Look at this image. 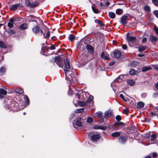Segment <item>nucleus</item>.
<instances>
[{
  "mask_svg": "<svg viewBox=\"0 0 158 158\" xmlns=\"http://www.w3.org/2000/svg\"><path fill=\"white\" fill-rule=\"evenodd\" d=\"M127 140V137L126 136H121L118 139L119 142L122 144L124 143Z\"/></svg>",
  "mask_w": 158,
  "mask_h": 158,
  "instance_id": "4468645a",
  "label": "nucleus"
},
{
  "mask_svg": "<svg viewBox=\"0 0 158 158\" xmlns=\"http://www.w3.org/2000/svg\"><path fill=\"white\" fill-rule=\"evenodd\" d=\"M94 22L95 23L98 24L101 26H104L105 25V24L104 23H103L102 21L99 20L97 19H95Z\"/></svg>",
  "mask_w": 158,
  "mask_h": 158,
  "instance_id": "b1692460",
  "label": "nucleus"
},
{
  "mask_svg": "<svg viewBox=\"0 0 158 158\" xmlns=\"http://www.w3.org/2000/svg\"><path fill=\"white\" fill-rule=\"evenodd\" d=\"M116 119L117 121H120L121 120V117L120 115H118L116 117Z\"/></svg>",
  "mask_w": 158,
  "mask_h": 158,
  "instance_id": "3c124183",
  "label": "nucleus"
},
{
  "mask_svg": "<svg viewBox=\"0 0 158 158\" xmlns=\"http://www.w3.org/2000/svg\"><path fill=\"white\" fill-rule=\"evenodd\" d=\"M112 111L110 110L106 111L105 113L104 116V118L106 119L110 117L112 115Z\"/></svg>",
  "mask_w": 158,
  "mask_h": 158,
  "instance_id": "f3484780",
  "label": "nucleus"
},
{
  "mask_svg": "<svg viewBox=\"0 0 158 158\" xmlns=\"http://www.w3.org/2000/svg\"><path fill=\"white\" fill-rule=\"evenodd\" d=\"M84 109L83 108H80L77 109L75 110V112L76 113H81L83 111Z\"/></svg>",
  "mask_w": 158,
  "mask_h": 158,
  "instance_id": "37998d69",
  "label": "nucleus"
},
{
  "mask_svg": "<svg viewBox=\"0 0 158 158\" xmlns=\"http://www.w3.org/2000/svg\"><path fill=\"white\" fill-rule=\"evenodd\" d=\"M99 6L100 7V8L101 9H104L106 7V6H105L103 4L102 2H100L99 4Z\"/></svg>",
  "mask_w": 158,
  "mask_h": 158,
  "instance_id": "de8ad7c7",
  "label": "nucleus"
},
{
  "mask_svg": "<svg viewBox=\"0 0 158 158\" xmlns=\"http://www.w3.org/2000/svg\"><path fill=\"white\" fill-rule=\"evenodd\" d=\"M127 46L126 44H123L122 46V48L123 49L125 50L127 49Z\"/></svg>",
  "mask_w": 158,
  "mask_h": 158,
  "instance_id": "680f3d73",
  "label": "nucleus"
},
{
  "mask_svg": "<svg viewBox=\"0 0 158 158\" xmlns=\"http://www.w3.org/2000/svg\"><path fill=\"white\" fill-rule=\"evenodd\" d=\"M15 19L14 18H10L9 20L7 23V26L10 28H12L14 27V22L15 21Z\"/></svg>",
  "mask_w": 158,
  "mask_h": 158,
  "instance_id": "6e6552de",
  "label": "nucleus"
},
{
  "mask_svg": "<svg viewBox=\"0 0 158 158\" xmlns=\"http://www.w3.org/2000/svg\"><path fill=\"white\" fill-rule=\"evenodd\" d=\"M105 53L104 52H102L101 54V57L103 58L105 56Z\"/></svg>",
  "mask_w": 158,
  "mask_h": 158,
  "instance_id": "338daca9",
  "label": "nucleus"
},
{
  "mask_svg": "<svg viewBox=\"0 0 158 158\" xmlns=\"http://www.w3.org/2000/svg\"><path fill=\"white\" fill-rule=\"evenodd\" d=\"M147 94L146 93H143L141 95V97L142 98H145L147 96Z\"/></svg>",
  "mask_w": 158,
  "mask_h": 158,
  "instance_id": "bf43d9fd",
  "label": "nucleus"
},
{
  "mask_svg": "<svg viewBox=\"0 0 158 158\" xmlns=\"http://www.w3.org/2000/svg\"><path fill=\"white\" fill-rule=\"evenodd\" d=\"M100 136L98 135H93L91 136V139L93 142H96L99 139Z\"/></svg>",
  "mask_w": 158,
  "mask_h": 158,
  "instance_id": "ddd939ff",
  "label": "nucleus"
},
{
  "mask_svg": "<svg viewBox=\"0 0 158 158\" xmlns=\"http://www.w3.org/2000/svg\"><path fill=\"white\" fill-rule=\"evenodd\" d=\"M120 135V133L119 132H116L113 133L111 134V136L114 137H118Z\"/></svg>",
  "mask_w": 158,
  "mask_h": 158,
  "instance_id": "c85d7f7f",
  "label": "nucleus"
},
{
  "mask_svg": "<svg viewBox=\"0 0 158 158\" xmlns=\"http://www.w3.org/2000/svg\"><path fill=\"white\" fill-rule=\"evenodd\" d=\"M150 40H157L156 37L153 35H151L150 37Z\"/></svg>",
  "mask_w": 158,
  "mask_h": 158,
  "instance_id": "052dcab7",
  "label": "nucleus"
},
{
  "mask_svg": "<svg viewBox=\"0 0 158 158\" xmlns=\"http://www.w3.org/2000/svg\"><path fill=\"white\" fill-rule=\"evenodd\" d=\"M86 48L88 52L92 54H93L94 53V48L91 45L87 44L86 45Z\"/></svg>",
  "mask_w": 158,
  "mask_h": 158,
  "instance_id": "9b49d317",
  "label": "nucleus"
},
{
  "mask_svg": "<svg viewBox=\"0 0 158 158\" xmlns=\"http://www.w3.org/2000/svg\"><path fill=\"white\" fill-rule=\"evenodd\" d=\"M64 64L65 68L67 69H70L69 61L68 58H66V60H64Z\"/></svg>",
  "mask_w": 158,
  "mask_h": 158,
  "instance_id": "2eb2a0df",
  "label": "nucleus"
},
{
  "mask_svg": "<svg viewBox=\"0 0 158 158\" xmlns=\"http://www.w3.org/2000/svg\"><path fill=\"white\" fill-rule=\"evenodd\" d=\"M28 28V25L26 23H23L19 27V28L22 30H25Z\"/></svg>",
  "mask_w": 158,
  "mask_h": 158,
  "instance_id": "5701e85b",
  "label": "nucleus"
},
{
  "mask_svg": "<svg viewBox=\"0 0 158 158\" xmlns=\"http://www.w3.org/2000/svg\"><path fill=\"white\" fill-rule=\"evenodd\" d=\"M7 91L3 89H0V98H2L4 95L7 94Z\"/></svg>",
  "mask_w": 158,
  "mask_h": 158,
  "instance_id": "dca6fc26",
  "label": "nucleus"
},
{
  "mask_svg": "<svg viewBox=\"0 0 158 158\" xmlns=\"http://www.w3.org/2000/svg\"><path fill=\"white\" fill-rule=\"evenodd\" d=\"M83 39H84L85 40H86V39L90 40L91 39V38L89 37H87V35H86L85 36L84 38H82L81 40H83Z\"/></svg>",
  "mask_w": 158,
  "mask_h": 158,
  "instance_id": "0e129e2a",
  "label": "nucleus"
},
{
  "mask_svg": "<svg viewBox=\"0 0 158 158\" xmlns=\"http://www.w3.org/2000/svg\"><path fill=\"white\" fill-rule=\"evenodd\" d=\"M44 33L43 32V31L42 30V32H40V31L39 32V33L37 34L39 36H40L42 37H43V38H44Z\"/></svg>",
  "mask_w": 158,
  "mask_h": 158,
  "instance_id": "a18cd8bd",
  "label": "nucleus"
},
{
  "mask_svg": "<svg viewBox=\"0 0 158 158\" xmlns=\"http://www.w3.org/2000/svg\"><path fill=\"white\" fill-rule=\"evenodd\" d=\"M0 47L2 48H7V45L6 43L0 41Z\"/></svg>",
  "mask_w": 158,
  "mask_h": 158,
  "instance_id": "a878e982",
  "label": "nucleus"
},
{
  "mask_svg": "<svg viewBox=\"0 0 158 158\" xmlns=\"http://www.w3.org/2000/svg\"><path fill=\"white\" fill-rule=\"evenodd\" d=\"M32 31L33 33L37 35L39 31L40 32H42V30L40 29V27L38 25L35 26L32 28Z\"/></svg>",
  "mask_w": 158,
  "mask_h": 158,
  "instance_id": "9d476101",
  "label": "nucleus"
},
{
  "mask_svg": "<svg viewBox=\"0 0 158 158\" xmlns=\"http://www.w3.org/2000/svg\"><path fill=\"white\" fill-rule=\"evenodd\" d=\"M53 62H55L59 67H62L63 65L62 63V59L58 56H56L53 60Z\"/></svg>",
  "mask_w": 158,
  "mask_h": 158,
  "instance_id": "423d86ee",
  "label": "nucleus"
},
{
  "mask_svg": "<svg viewBox=\"0 0 158 158\" xmlns=\"http://www.w3.org/2000/svg\"><path fill=\"white\" fill-rule=\"evenodd\" d=\"M24 98L27 101V104L28 105L29 103V100L28 97L27 96L25 95L24 96Z\"/></svg>",
  "mask_w": 158,
  "mask_h": 158,
  "instance_id": "8fccbe9b",
  "label": "nucleus"
},
{
  "mask_svg": "<svg viewBox=\"0 0 158 158\" xmlns=\"http://www.w3.org/2000/svg\"><path fill=\"white\" fill-rule=\"evenodd\" d=\"M152 68L148 66H143L142 67V71L143 72H146L147 71L152 69Z\"/></svg>",
  "mask_w": 158,
  "mask_h": 158,
  "instance_id": "a211bd4d",
  "label": "nucleus"
},
{
  "mask_svg": "<svg viewBox=\"0 0 158 158\" xmlns=\"http://www.w3.org/2000/svg\"><path fill=\"white\" fill-rule=\"evenodd\" d=\"M153 96L155 98H157L158 97V94L156 93L154 94L153 95Z\"/></svg>",
  "mask_w": 158,
  "mask_h": 158,
  "instance_id": "774afa93",
  "label": "nucleus"
},
{
  "mask_svg": "<svg viewBox=\"0 0 158 158\" xmlns=\"http://www.w3.org/2000/svg\"><path fill=\"white\" fill-rule=\"evenodd\" d=\"M84 120L81 118H75L73 122V127L76 129H79L81 128L83 125Z\"/></svg>",
  "mask_w": 158,
  "mask_h": 158,
  "instance_id": "f257e3e1",
  "label": "nucleus"
},
{
  "mask_svg": "<svg viewBox=\"0 0 158 158\" xmlns=\"http://www.w3.org/2000/svg\"><path fill=\"white\" fill-rule=\"evenodd\" d=\"M109 16L111 19H114L115 16V14L113 12H110L109 13Z\"/></svg>",
  "mask_w": 158,
  "mask_h": 158,
  "instance_id": "2f4dec72",
  "label": "nucleus"
},
{
  "mask_svg": "<svg viewBox=\"0 0 158 158\" xmlns=\"http://www.w3.org/2000/svg\"><path fill=\"white\" fill-rule=\"evenodd\" d=\"M147 48V46H139V57H142L145 56L146 52L143 51Z\"/></svg>",
  "mask_w": 158,
  "mask_h": 158,
  "instance_id": "39448f33",
  "label": "nucleus"
},
{
  "mask_svg": "<svg viewBox=\"0 0 158 158\" xmlns=\"http://www.w3.org/2000/svg\"><path fill=\"white\" fill-rule=\"evenodd\" d=\"M92 9L93 11V12L96 14L98 13L99 12L98 10L96 8L94 7V6H92Z\"/></svg>",
  "mask_w": 158,
  "mask_h": 158,
  "instance_id": "58836bf2",
  "label": "nucleus"
},
{
  "mask_svg": "<svg viewBox=\"0 0 158 158\" xmlns=\"http://www.w3.org/2000/svg\"><path fill=\"white\" fill-rule=\"evenodd\" d=\"M133 64L134 66V67H136L138 66V63L137 62L134 61L133 62Z\"/></svg>",
  "mask_w": 158,
  "mask_h": 158,
  "instance_id": "6e6d98bb",
  "label": "nucleus"
},
{
  "mask_svg": "<svg viewBox=\"0 0 158 158\" xmlns=\"http://www.w3.org/2000/svg\"><path fill=\"white\" fill-rule=\"evenodd\" d=\"M132 9L134 10H138V8L136 6V4H134L133 5H132L131 7Z\"/></svg>",
  "mask_w": 158,
  "mask_h": 158,
  "instance_id": "79ce46f5",
  "label": "nucleus"
},
{
  "mask_svg": "<svg viewBox=\"0 0 158 158\" xmlns=\"http://www.w3.org/2000/svg\"><path fill=\"white\" fill-rule=\"evenodd\" d=\"M20 5V3L12 5L10 7V9L11 10H15L17 9V8Z\"/></svg>",
  "mask_w": 158,
  "mask_h": 158,
  "instance_id": "aec40b11",
  "label": "nucleus"
},
{
  "mask_svg": "<svg viewBox=\"0 0 158 158\" xmlns=\"http://www.w3.org/2000/svg\"><path fill=\"white\" fill-rule=\"evenodd\" d=\"M78 37H76L73 34H71L69 35L68 39L69 40H74L77 39Z\"/></svg>",
  "mask_w": 158,
  "mask_h": 158,
  "instance_id": "7c9ffc66",
  "label": "nucleus"
},
{
  "mask_svg": "<svg viewBox=\"0 0 158 158\" xmlns=\"http://www.w3.org/2000/svg\"><path fill=\"white\" fill-rule=\"evenodd\" d=\"M15 91L17 93L19 94H22L23 92V90L19 88H16L15 89Z\"/></svg>",
  "mask_w": 158,
  "mask_h": 158,
  "instance_id": "c756f323",
  "label": "nucleus"
},
{
  "mask_svg": "<svg viewBox=\"0 0 158 158\" xmlns=\"http://www.w3.org/2000/svg\"><path fill=\"white\" fill-rule=\"evenodd\" d=\"M128 20V16L126 15H124L121 19L120 22L121 23H122L123 24L125 25L127 23V21Z\"/></svg>",
  "mask_w": 158,
  "mask_h": 158,
  "instance_id": "f8f14e48",
  "label": "nucleus"
},
{
  "mask_svg": "<svg viewBox=\"0 0 158 158\" xmlns=\"http://www.w3.org/2000/svg\"><path fill=\"white\" fill-rule=\"evenodd\" d=\"M19 106V104L17 102L13 101L10 105L8 104L6 105L5 107L6 109H9L11 111H16L20 110L18 108Z\"/></svg>",
  "mask_w": 158,
  "mask_h": 158,
  "instance_id": "f03ea898",
  "label": "nucleus"
},
{
  "mask_svg": "<svg viewBox=\"0 0 158 158\" xmlns=\"http://www.w3.org/2000/svg\"><path fill=\"white\" fill-rule=\"evenodd\" d=\"M31 5V8H33L38 6L39 5V3L38 2H35L32 3Z\"/></svg>",
  "mask_w": 158,
  "mask_h": 158,
  "instance_id": "f704fd0d",
  "label": "nucleus"
},
{
  "mask_svg": "<svg viewBox=\"0 0 158 158\" xmlns=\"http://www.w3.org/2000/svg\"><path fill=\"white\" fill-rule=\"evenodd\" d=\"M137 40H128V43L130 46L133 47L136 45Z\"/></svg>",
  "mask_w": 158,
  "mask_h": 158,
  "instance_id": "412c9836",
  "label": "nucleus"
},
{
  "mask_svg": "<svg viewBox=\"0 0 158 158\" xmlns=\"http://www.w3.org/2000/svg\"><path fill=\"white\" fill-rule=\"evenodd\" d=\"M143 9L145 12L148 13L151 12V8L148 5H145L143 7Z\"/></svg>",
  "mask_w": 158,
  "mask_h": 158,
  "instance_id": "4be33fe9",
  "label": "nucleus"
},
{
  "mask_svg": "<svg viewBox=\"0 0 158 158\" xmlns=\"http://www.w3.org/2000/svg\"><path fill=\"white\" fill-rule=\"evenodd\" d=\"M156 135L155 134H152L151 135V141H154L156 139Z\"/></svg>",
  "mask_w": 158,
  "mask_h": 158,
  "instance_id": "a19ab883",
  "label": "nucleus"
},
{
  "mask_svg": "<svg viewBox=\"0 0 158 158\" xmlns=\"http://www.w3.org/2000/svg\"><path fill=\"white\" fill-rule=\"evenodd\" d=\"M6 71L5 68L4 67H2L0 69V72L1 75H3L5 74Z\"/></svg>",
  "mask_w": 158,
  "mask_h": 158,
  "instance_id": "393cba45",
  "label": "nucleus"
},
{
  "mask_svg": "<svg viewBox=\"0 0 158 158\" xmlns=\"http://www.w3.org/2000/svg\"><path fill=\"white\" fill-rule=\"evenodd\" d=\"M153 14L158 19V10H155L153 11Z\"/></svg>",
  "mask_w": 158,
  "mask_h": 158,
  "instance_id": "603ef678",
  "label": "nucleus"
},
{
  "mask_svg": "<svg viewBox=\"0 0 158 158\" xmlns=\"http://www.w3.org/2000/svg\"><path fill=\"white\" fill-rule=\"evenodd\" d=\"M119 97H120V98H121L123 99L125 102L127 101V98H125L124 97V96L123 94H120L119 95Z\"/></svg>",
  "mask_w": 158,
  "mask_h": 158,
  "instance_id": "09e8293b",
  "label": "nucleus"
},
{
  "mask_svg": "<svg viewBox=\"0 0 158 158\" xmlns=\"http://www.w3.org/2000/svg\"><path fill=\"white\" fill-rule=\"evenodd\" d=\"M157 156V154L156 152H154L152 154V156L153 157H155Z\"/></svg>",
  "mask_w": 158,
  "mask_h": 158,
  "instance_id": "69168bd1",
  "label": "nucleus"
},
{
  "mask_svg": "<svg viewBox=\"0 0 158 158\" xmlns=\"http://www.w3.org/2000/svg\"><path fill=\"white\" fill-rule=\"evenodd\" d=\"M9 35H12L15 33V31L13 30H7L6 31Z\"/></svg>",
  "mask_w": 158,
  "mask_h": 158,
  "instance_id": "72a5a7b5",
  "label": "nucleus"
},
{
  "mask_svg": "<svg viewBox=\"0 0 158 158\" xmlns=\"http://www.w3.org/2000/svg\"><path fill=\"white\" fill-rule=\"evenodd\" d=\"M96 114L97 117L102 118V113L100 112H98L96 113Z\"/></svg>",
  "mask_w": 158,
  "mask_h": 158,
  "instance_id": "ea45409f",
  "label": "nucleus"
},
{
  "mask_svg": "<svg viewBox=\"0 0 158 158\" xmlns=\"http://www.w3.org/2000/svg\"><path fill=\"white\" fill-rule=\"evenodd\" d=\"M42 45L43 47L41 48V53L43 55L45 56H47L49 55L50 53H49V49L46 46L45 44H43Z\"/></svg>",
  "mask_w": 158,
  "mask_h": 158,
  "instance_id": "20e7f679",
  "label": "nucleus"
},
{
  "mask_svg": "<svg viewBox=\"0 0 158 158\" xmlns=\"http://www.w3.org/2000/svg\"><path fill=\"white\" fill-rule=\"evenodd\" d=\"M152 1L155 5L158 6V0H152Z\"/></svg>",
  "mask_w": 158,
  "mask_h": 158,
  "instance_id": "5fc2aeb1",
  "label": "nucleus"
},
{
  "mask_svg": "<svg viewBox=\"0 0 158 158\" xmlns=\"http://www.w3.org/2000/svg\"><path fill=\"white\" fill-rule=\"evenodd\" d=\"M93 121V118L91 117H89L87 118L86 121L87 123H90L92 122Z\"/></svg>",
  "mask_w": 158,
  "mask_h": 158,
  "instance_id": "49530a36",
  "label": "nucleus"
},
{
  "mask_svg": "<svg viewBox=\"0 0 158 158\" xmlns=\"http://www.w3.org/2000/svg\"><path fill=\"white\" fill-rule=\"evenodd\" d=\"M25 4L26 5V6H28L31 8V2L29 0H27L25 1Z\"/></svg>",
  "mask_w": 158,
  "mask_h": 158,
  "instance_id": "c03bdc74",
  "label": "nucleus"
},
{
  "mask_svg": "<svg viewBox=\"0 0 158 158\" xmlns=\"http://www.w3.org/2000/svg\"><path fill=\"white\" fill-rule=\"evenodd\" d=\"M64 71L65 72V75H69L71 77H72L73 76L74 73L73 71H69L66 69H64Z\"/></svg>",
  "mask_w": 158,
  "mask_h": 158,
  "instance_id": "6ab92c4d",
  "label": "nucleus"
},
{
  "mask_svg": "<svg viewBox=\"0 0 158 158\" xmlns=\"http://www.w3.org/2000/svg\"><path fill=\"white\" fill-rule=\"evenodd\" d=\"M124 123L122 122H117L115 123V125L116 126H123Z\"/></svg>",
  "mask_w": 158,
  "mask_h": 158,
  "instance_id": "e433bc0d",
  "label": "nucleus"
},
{
  "mask_svg": "<svg viewBox=\"0 0 158 158\" xmlns=\"http://www.w3.org/2000/svg\"><path fill=\"white\" fill-rule=\"evenodd\" d=\"M50 35V32L49 31H48L46 34V35H45V34H44V39H48L49 38V37Z\"/></svg>",
  "mask_w": 158,
  "mask_h": 158,
  "instance_id": "c9c22d12",
  "label": "nucleus"
},
{
  "mask_svg": "<svg viewBox=\"0 0 158 158\" xmlns=\"http://www.w3.org/2000/svg\"><path fill=\"white\" fill-rule=\"evenodd\" d=\"M137 72V71L135 69H131L130 71L129 72V74L131 75H134Z\"/></svg>",
  "mask_w": 158,
  "mask_h": 158,
  "instance_id": "cd10ccee",
  "label": "nucleus"
},
{
  "mask_svg": "<svg viewBox=\"0 0 158 158\" xmlns=\"http://www.w3.org/2000/svg\"><path fill=\"white\" fill-rule=\"evenodd\" d=\"M145 105V103L142 102H139V109L143 108Z\"/></svg>",
  "mask_w": 158,
  "mask_h": 158,
  "instance_id": "4c0bfd02",
  "label": "nucleus"
},
{
  "mask_svg": "<svg viewBox=\"0 0 158 158\" xmlns=\"http://www.w3.org/2000/svg\"><path fill=\"white\" fill-rule=\"evenodd\" d=\"M112 57H114L116 58H118L121 56V52L118 50H116L114 51L113 53L111 54Z\"/></svg>",
  "mask_w": 158,
  "mask_h": 158,
  "instance_id": "0eeeda50",
  "label": "nucleus"
},
{
  "mask_svg": "<svg viewBox=\"0 0 158 158\" xmlns=\"http://www.w3.org/2000/svg\"><path fill=\"white\" fill-rule=\"evenodd\" d=\"M55 49V47L53 44H52L50 48V49L51 50H54Z\"/></svg>",
  "mask_w": 158,
  "mask_h": 158,
  "instance_id": "e2e57ef3",
  "label": "nucleus"
},
{
  "mask_svg": "<svg viewBox=\"0 0 158 158\" xmlns=\"http://www.w3.org/2000/svg\"><path fill=\"white\" fill-rule=\"evenodd\" d=\"M93 99V97L92 96H90L89 98L87 100L86 102L78 101V104L80 106H91V102H92Z\"/></svg>",
  "mask_w": 158,
  "mask_h": 158,
  "instance_id": "7ed1b4c3",
  "label": "nucleus"
},
{
  "mask_svg": "<svg viewBox=\"0 0 158 158\" xmlns=\"http://www.w3.org/2000/svg\"><path fill=\"white\" fill-rule=\"evenodd\" d=\"M123 112L126 114L127 115H128L127 113L128 112L129 110H128L127 109H125L123 110Z\"/></svg>",
  "mask_w": 158,
  "mask_h": 158,
  "instance_id": "4d7b16f0",
  "label": "nucleus"
},
{
  "mask_svg": "<svg viewBox=\"0 0 158 158\" xmlns=\"http://www.w3.org/2000/svg\"><path fill=\"white\" fill-rule=\"evenodd\" d=\"M102 126H94V128L95 129H100L101 128Z\"/></svg>",
  "mask_w": 158,
  "mask_h": 158,
  "instance_id": "13d9d810",
  "label": "nucleus"
},
{
  "mask_svg": "<svg viewBox=\"0 0 158 158\" xmlns=\"http://www.w3.org/2000/svg\"><path fill=\"white\" fill-rule=\"evenodd\" d=\"M154 29L155 30L156 33L158 35V27H154Z\"/></svg>",
  "mask_w": 158,
  "mask_h": 158,
  "instance_id": "864d4df0",
  "label": "nucleus"
},
{
  "mask_svg": "<svg viewBox=\"0 0 158 158\" xmlns=\"http://www.w3.org/2000/svg\"><path fill=\"white\" fill-rule=\"evenodd\" d=\"M135 33L134 32L133 33H130L129 32L127 33V40H136V35L135 36L134 34Z\"/></svg>",
  "mask_w": 158,
  "mask_h": 158,
  "instance_id": "1a4fd4ad",
  "label": "nucleus"
},
{
  "mask_svg": "<svg viewBox=\"0 0 158 158\" xmlns=\"http://www.w3.org/2000/svg\"><path fill=\"white\" fill-rule=\"evenodd\" d=\"M127 84H129V85L131 86H132L135 83V81L133 80H127Z\"/></svg>",
  "mask_w": 158,
  "mask_h": 158,
  "instance_id": "bb28decb",
  "label": "nucleus"
},
{
  "mask_svg": "<svg viewBox=\"0 0 158 158\" xmlns=\"http://www.w3.org/2000/svg\"><path fill=\"white\" fill-rule=\"evenodd\" d=\"M123 10L121 9H118L116 10V13L117 14L120 15L123 13Z\"/></svg>",
  "mask_w": 158,
  "mask_h": 158,
  "instance_id": "473e14b6",
  "label": "nucleus"
}]
</instances>
